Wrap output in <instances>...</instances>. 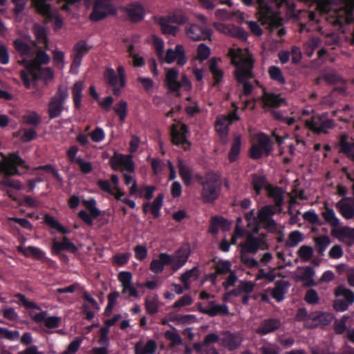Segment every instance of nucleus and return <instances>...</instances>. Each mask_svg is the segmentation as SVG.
Listing matches in <instances>:
<instances>
[{
	"mask_svg": "<svg viewBox=\"0 0 354 354\" xmlns=\"http://www.w3.org/2000/svg\"><path fill=\"white\" fill-rule=\"evenodd\" d=\"M179 175L186 186L191 185L192 180L201 186V196L205 203H212L217 200L221 191V175L209 171L202 175L201 173L192 174L191 169L181 159L178 160Z\"/></svg>",
	"mask_w": 354,
	"mask_h": 354,
	"instance_id": "obj_1",
	"label": "nucleus"
},
{
	"mask_svg": "<svg viewBox=\"0 0 354 354\" xmlns=\"http://www.w3.org/2000/svg\"><path fill=\"white\" fill-rule=\"evenodd\" d=\"M228 56L231 64L235 67L234 75L239 84H243V93L248 96L252 93L253 86L248 80L254 78L252 70L254 60L251 55L245 57L241 48H230Z\"/></svg>",
	"mask_w": 354,
	"mask_h": 354,
	"instance_id": "obj_2",
	"label": "nucleus"
},
{
	"mask_svg": "<svg viewBox=\"0 0 354 354\" xmlns=\"http://www.w3.org/2000/svg\"><path fill=\"white\" fill-rule=\"evenodd\" d=\"M19 167L25 171L29 168L26 161L19 156L18 151L9 153L8 159L6 161L0 160V174H3L6 177L21 176L24 172H21Z\"/></svg>",
	"mask_w": 354,
	"mask_h": 354,
	"instance_id": "obj_3",
	"label": "nucleus"
},
{
	"mask_svg": "<svg viewBox=\"0 0 354 354\" xmlns=\"http://www.w3.org/2000/svg\"><path fill=\"white\" fill-rule=\"evenodd\" d=\"M68 91L63 86H59L57 89L48 103L47 113L50 120L61 116L64 110L66 101L68 97Z\"/></svg>",
	"mask_w": 354,
	"mask_h": 354,
	"instance_id": "obj_4",
	"label": "nucleus"
},
{
	"mask_svg": "<svg viewBox=\"0 0 354 354\" xmlns=\"http://www.w3.org/2000/svg\"><path fill=\"white\" fill-rule=\"evenodd\" d=\"M116 14L117 9L111 0H95L88 18L92 21L97 22Z\"/></svg>",
	"mask_w": 354,
	"mask_h": 354,
	"instance_id": "obj_5",
	"label": "nucleus"
},
{
	"mask_svg": "<svg viewBox=\"0 0 354 354\" xmlns=\"http://www.w3.org/2000/svg\"><path fill=\"white\" fill-rule=\"evenodd\" d=\"M189 130L184 123L173 124L170 127L171 142L174 145L181 147L184 151L190 149L192 143L188 140Z\"/></svg>",
	"mask_w": 354,
	"mask_h": 354,
	"instance_id": "obj_6",
	"label": "nucleus"
},
{
	"mask_svg": "<svg viewBox=\"0 0 354 354\" xmlns=\"http://www.w3.org/2000/svg\"><path fill=\"white\" fill-rule=\"evenodd\" d=\"M327 113L313 116L312 119L306 122V126L313 132L320 134L327 133L328 129H333L335 127L334 120L327 118Z\"/></svg>",
	"mask_w": 354,
	"mask_h": 354,
	"instance_id": "obj_7",
	"label": "nucleus"
},
{
	"mask_svg": "<svg viewBox=\"0 0 354 354\" xmlns=\"http://www.w3.org/2000/svg\"><path fill=\"white\" fill-rule=\"evenodd\" d=\"M86 40L82 39L75 44L73 48L71 70L78 68L82 64L83 57L92 49Z\"/></svg>",
	"mask_w": 354,
	"mask_h": 354,
	"instance_id": "obj_8",
	"label": "nucleus"
},
{
	"mask_svg": "<svg viewBox=\"0 0 354 354\" xmlns=\"http://www.w3.org/2000/svg\"><path fill=\"white\" fill-rule=\"evenodd\" d=\"M268 245L266 241V235L261 234L259 237L250 234L245 243L242 245V250L249 253L255 254L259 249L266 250Z\"/></svg>",
	"mask_w": 354,
	"mask_h": 354,
	"instance_id": "obj_9",
	"label": "nucleus"
},
{
	"mask_svg": "<svg viewBox=\"0 0 354 354\" xmlns=\"http://www.w3.org/2000/svg\"><path fill=\"white\" fill-rule=\"evenodd\" d=\"M110 165L113 170H118L119 167H122L126 171L133 173L135 171V164L131 155L115 153L110 158Z\"/></svg>",
	"mask_w": 354,
	"mask_h": 354,
	"instance_id": "obj_10",
	"label": "nucleus"
},
{
	"mask_svg": "<svg viewBox=\"0 0 354 354\" xmlns=\"http://www.w3.org/2000/svg\"><path fill=\"white\" fill-rule=\"evenodd\" d=\"M187 36L193 41H201L209 39L211 30L205 25L191 24L186 26Z\"/></svg>",
	"mask_w": 354,
	"mask_h": 354,
	"instance_id": "obj_11",
	"label": "nucleus"
},
{
	"mask_svg": "<svg viewBox=\"0 0 354 354\" xmlns=\"http://www.w3.org/2000/svg\"><path fill=\"white\" fill-rule=\"evenodd\" d=\"M47 1L48 0H31L36 12L44 17L46 22H53L58 15L52 10L51 6Z\"/></svg>",
	"mask_w": 354,
	"mask_h": 354,
	"instance_id": "obj_12",
	"label": "nucleus"
},
{
	"mask_svg": "<svg viewBox=\"0 0 354 354\" xmlns=\"http://www.w3.org/2000/svg\"><path fill=\"white\" fill-rule=\"evenodd\" d=\"M175 60H176L177 64L179 66H184L187 62L184 48L180 44H177L175 46L174 50L172 48H169L166 52V55L165 57V61L166 63L171 64Z\"/></svg>",
	"mask_w": 354,
	"mask_h": 354,
	"instance_id": "obj_13",
	"label": "nucleus"
},
{
	"mask_svg": "<svg viewBox=\"0 0 354 354\" xmlns=\"http://www.w3.org/2000/svg\"><path fill=\"white\" fill-rule=\"evenodd\" d=\"M28 56L21 57V59L19 61V64L23 66L26 70H22L20 71V78L23 82L24 86L26 88H30L31 86V80L30 76L35 70L33 60L28 59Z\"/></svg>",
	"mask_w": 354,
	"mask_h": 354,
	"instance_id": "obj_14",
	"label": "nucleus"
},
{
	"mask_svg": "<svg viewBox=\"0 0 354 354\" xmlns=\"http://www.w3.org/2000/svg\"><path fill=\"white\" fill-rule=\"evenodd\" d=\"M335 207L344 218L350 220L354 218V199L353 198H342L335 204Z\"/></svg>",
	"mask_w": 354,
	"mask_h": 354,
	"instance_id": "obj_15",
	"label": "nucleus"
},
{
	"mask_svg": "<svg viewBox=\"0 0 354 354\" xmlns=\"http://www.w3.org/2000/svg\"><path fill=\"white\" fill-rule=\"evenodd\" d=\"M31 319L36 323L44 322L46 328L49 329L57 328L61 324V318L57 316L47 317L46 311H41L34 315H30Z\"/></svg>",
	"mask_w": 354,
	"mask_h": 354,
	"instance_id": "obj_16",
	"label": "nucleus"
},
{
	"mask_svg": "<svg viewBox=\"0 0 354 354\" xmlns=\"http://www.w3.org/2000/svg\"><path fill=\"white\" fill-rule=\"evenodd\" d=\"M281 326V322L277 318H268L263 319L258 328L257 333L261 335H266L277 330Z\"/></svg>",
	"mask_w": 354,
	"mask_h": 354,
	"instance_id": "obj_17",
	"label": "nucleus"
},
{
	"mask_svg": "<svg viewBox=\"0 0 354 354\" xmlns=\"http://www.w3.org/2000/svg\"><path fill=\"white\" fill-rule=\"evenodd\" d=\"M190 255L188 248L181 247L171 256L172 263H171V269L173 272H176L182 268L187 261Z\"/></svg>",
	"mask_w": 354,
	"mask_h": 354,
	"instance_id": "obj_18",
	"label": "nucleus"
},
{
	"mask_svg": "<svg viewBox=\"0 0 354 354\" xmlns=\"http://www.w3.org/2000/svg\"><path fill=\"white\" fill-rule=\"evenodd\" d=\"M124 10L130 21L133 23L142 21L145 15L143 6L138 2L130 3L125 8Z\"/></svg>",
	"mask_w": 354,
	"mask_h": 354,
	"instance_id": "obj_19",
	"label": "nucleus"
},
{
	"mask_svg": "<svg viewBox=\"0 0 354 354\" xmlns=\"http://www.w3.org/2000/svg\"><path fill=\"white\" fill-rule=\"evenodd\" d=\"M171 255L165 252L160 253L158 259H153L151 261L150 270L155 274H160L164 270L165 266H171Z\"/></svg>",
	"mask_w": 354,
	"mask_h": 354,
	"instance_id": "obj_20",
	"label": "nucleus"
},
{
	"mask_svg": "<svg viewBox=\"0 0 354 354\" xmlns=\"http://www.w3.org/2000/svg\"><path fill=\"white\" fill-rule=\"evenodd\" d=\"M321 7V5H319ZM327 6L324 8H320L321 11L328 14L327 21L332 24L334 26L342 27L345 21L346 10L344 9H338L333 11L327 10Z\"/></svg>",
	"mask_w": 354,
	"mask_h": 354,
	"instance_id": "obj_21",
	"label": "nucleus"
},
{
	"mask_svg": "<svg viewBox=\"0 0 354 354\" xmlns=\"http://www.w3.org/2000/svg\"><path fill=\"white\" fill-rule=\"evenodd\" d=\"M164 196L162 194H159L151 204L149 202L145 203L142 205V212L146 214L149 209L154 218H158L160 216V209L163 205Z\"/></svg>",
	"mask_w": 354,
	"mask_h": 354,
	"instance_id": "obj_22",
	"label": "nucleus"
},
{
	"mask_svg": "<svg viewBox=\"0 0 354 354\" xmlns=\"http://www.w3.org/2000/svg\"><path fill=\"white\" fill-rule=\"evenodd\" d=\"M179 71L176 68H169L166 73L165 82L167 88L171 92H177L180 90L182 85L178 81Z\"/></svg>",
	"mask_w": 354,
	"mask_h": 354,
	"instance_id": "obj_23",
	"label": "nucleus"
},
{
	"mask_svg": "<svg viewBox=\"0 0 354 354\" xmlns=\"http://www.w3.org/2000/svg\"><path fill=\"white\" fill-rule=\"evenodd\" d=\"M333 319V315L327 313H313L312 320L306 322L308 328H315L319 325L327 326L330 324Z\"/></svg>",
	"mask_w": 354,
	"mask_h": 354,
	"instance_id": "obj_24",
	"label": "nucleus"
},
{
	"mask_svg": "<svg viewBox=\"0 0 354 354\" xmlns=\"http://www.w3.org/2000/svg\"><path fill=\"white\" fill-rule=\"evenodd\" d=\"M290 283L285 280L281 279L275 282L274 288L271 290V295L277 301H281L285 298L288 292Z\"/></svg>",
	"mask_w": 354,
	"mask_h": 354,
	"instance_id": "obj_25",
	"label": "nucleus"
},
{
	"mask_svg": "<svg viewBox=\"0 0 354 354\" xmlns=\"http://www.w3.org/2000/svg\"><path fill=\"white\" fill-rule=\"evenodd\" d=\"M268 196L272 198L274 202V207L277 209L279 213L282 211V205L283 204V192L279 187H268Z\"/></svg>",
	"mask_w": 354,
	"mask_h": 354,
	"instance_id": "obj_26",
	"label": "nucleus"
},
{
	"mask_svg": "<svg viewBox=\"0 0 354 354\" xmlns=\"http://www.w3.org/2000/svg\"><path fill=\"white\" fill-rule=\"evenodd\" d=\"M97 185L101 190L114 196L116 200L122 201V197L124 195V192L119 187H114L113 189L109 180L102 179L97 180Z\"/></svg>",
	"mask_w": 354,
	"mask_h": 354,
	"instance_id": "obj_27",
	"label": "nucleus"
},
{
	"mask_svg": "<svg viewBox=\"0 0 354 354\" xmlns=\"http://www.w3.org/2000/svg\"><path fill=\"white\" fill-rule=\"evenodd\" d=\"M84 88L83 81L75 82L71 88L72 97L75 109H80L82 107V91Z\"/></svg>",
	"mask_w": 354,
	"mask_h": 354,
	"instance_id": "obj_28",
	"label": "nucleus"
},
{
	"mask_svg": "<svg viewBox=\"0 0 354 354\" xmlns=\"http://www.w3.org/2000/svg\"><path fill=\"white\" fill-rule=\"evenodd\" d=\"M221 344L230 351H235L240 346V342L238 340L236 335L225 331L223 333V337L221 338Z\"/></svg>",
	"mask_w": 354,
	"mask_h": 354,
	"instance_id": "obj_29",
	"label": "nucleus"
},
{
	"mask_svg": "<svg viewBox=\"0 0 354 354\" xmlns=\"http://www.w3.org/2000/svg\"><path fill=\"white\" fill-rule=\"evenodd\" d=\"M33 81L42 80L46 84L53 79L54 74L49 67L37 68L30 75Z\"/></svg>",
	"mask_w": 354,
	"mask_h": 354,
	"instance_id": "obj_30",
	"label": "nucleus"
},
{
	"mask_svg": "<svg viewBox=\"0 0 354 354\" xmlns=\"http://www.w3.org/2000/svg\"><path fill=\"white\" fill-rule=\"evenodd\" d=\"M209 69L213 76V86H216L221 83L224 73L222 70L218 68L216 58L213 57L210 59Z\"/></svg>",
	"mask_w": 354,
	"mask_h": 354,
	"instance_id": "obj_31",
	"label": "nucleus"
},
{
	"mask_svg": "<svg viewBox=\"0 0 354 354\" xmlns=\"http://www.w3.org/2000/svg\"><path fill=\"white\" fill-rule=\"evenodd\" d=\"M263 102L266 106L277 108L285 104L286 100L280 95L275 93H265Z\"/></svg>",
	"mask_w": 354,
	"mask_h": 354,
	"instance_id": "obj_32",
	"label": "nucleus"
},
{
	"mask_svg": "<svg viewBox=\"0 0 354 354\" xmlns=\"http://www.w3.org/2000/svg\"><path fill=\"white\" fill-rule=\"evenodd\" d=\"M211 307L208 310L203 311V314L207 315L209 317H215L218 315H227L229 314L228 306L225 304L214 305V301L209 303Z\"/></svg>",
	"mask_w": 354,
	"mask_h": 354,
	"instance_id": "obj_33",
	"label": "nucleus"
},
{
	"mask_svg": "<svg viewBox=\"0 0 354 354\" xmlns=\"http://www.w3.org/2000/svg\"><path fill=\"white\" fill-rule=\"evenodd\" d=\"M44 222L46 225L53 229L57 230L62 234H68L70 233V230L64 227L57 220L48 214H45Z\"/></svg>",
	"mask_w": 354,
	"mask_h": 354,
	"instance_id": "obj_34",
	"label": "nucleus"
},
{
	"mask_svg": "<svg viewBox=\"0 0 354 354\" xmlns=\"http://www.w3.org/2000/svg\"><path fill=\"white\" fill-rule=\"evenodd\" d=\"M103 76L106 84L109 86H120V77L112 68L106 67Z\"/></svg>",
	"mask_w": 354,
	"mask_h": 354,
	"instance_id": "obj_35",
	"label": "nucleus"
},
{
	"mask_svg": "<svg viewBox=\"0 0 354 354\" xmlns=\"http://www.w3.org/2000/svg\"><path fill=\"white\" fill-rule=\"evenodd\" d=\"M254 144L258 145L266 155H269L272 151L271 140L268 136L264 133H259L257 138V143Z\"/></svg>",
	"mask_w": 354,
	"mask_h": 354,
	"instance_id": "obj_36",
	"label": "nucleus"
},
{
	"mask_svg": "<svg viewBox=\"0 0 354 354\" xmlns=\"http://www.w3.org/2000/svg\"><path fill=\"white\" fill-rule=\"evenodd\" d=\"M199 277V270L197 266L194 267L191 270H187L185 272L181 274L180 279L183 283L185 290L189 289L190 279H197Z\"/></svg>",
	"mask_w": 354,
	"mask_h": 354,
	"instance_id": "obj_37",
	"label": "nucleus"
},
{
	"mask_svg": "<svg viewBox=\"0 0 354 354\" xmlns=\"http://www.w3.org/2000/svg\"><path fill=\"white\" fill-rule=\"evenodd\" d=\"M13 46L21 57L32 55V48L21 39H16L13 41Z\"/></svg>",
	"mask_w": 354,
	"mask_h": 354,
	"instance_id": "obj_38",
	"label": "nucleus"
},
{
	"mask_svg": "<svg viewBox=\"0 0 354 354\" xmlns=\"http://www.w3.org/2000/svg\"><path fill=\"white\" fill-rule=\"evenodd\" d=\"M322 217L326 223L333 227H336L339 224V219L336 216L334 210L325 205V211L322 213Z\"/></svg>",
	"mask_w": 354,
	"mask_h": 354,
	"instance_id": "obj_39",
	"label": "nucleus"
},
{
	"mask_svg": "<svg viewBox=\"0 0 354 354\" xmlns=\"http://www.w3.org/2000/svg\"><path fill=\"white\" fill-rule=\"evenodd\" d=\"M336 297H343L345 301L352 305L354 303V292L342 285L338 286L335 290Z\"/></svg>",
	"mask_w": 354,
	"mask_h": 354,
	"instance_id": "obj_40",
	"label": "nucleus"
},
{
	"mask_svg": "<svg viewBox=\"0 0 354 354\" xmlns=\"http://www.w3.org/2000/svg\"><path fill=\"white\" fill-rule=\"evenodd\" d=\"M315 246L319 254L323 256L331 241L328 236L323 235L314 239Z\"/></svg>",
	"mask_w": 354,
	"mask_h": 354,
	"instance_id": "obj_41",
	"label": "nucleus"
},
{
	"mask_svg": "<svg viewBox=\"0 0 354 354\" xmlns=\"http://www.w3.org/2000/svg\"><path fill=\"white\" fill-rule=\"evenodd\" d=\"M169 23L171 22L168 21L167 18L161 17L159 20L161 31L164 35L176 36L179 29L177 26H172Z\"/></svg>",
	"mask_w": 354,
	"mask_h": 354,
	"instance_id": "obj_42",
	"label": "nucleus"
},
{
	"mask_svg": "<svg viewBox=\"0 0 354 354\" xmlns=\"http://www.w3.org/2000/svg\"><path fill=\"white\" fill-rule=\"evenodd\" d=\"M268 73L269 74L270 78L272 81L276 82L281 85L286 84V79L279 67L276 66H271L268 68Z\"/></svg>",
	"mask_w": 354,
	"mask_h": 354,
	"instance_id": "obj_43",
	"label": "nucleus"
},
{
	"mask_svg": "<svg viewBox=\"0 0 354 354\" xmlns=\"http://www.w3.org/2000/svg\"><path fill=\"white\" fill-rule=\"evenodd\" d=\"M241 137L236 136L233 140L230 150L228 153V159L230 162H234L237 160L241 151Z\"/></svg>",
	"mask_w": 354,
	"mask_h": 354,
	"instance_id": "obj_44",
	"label": "nucleus"
},
{
	"mask_svg": "<svg viewBox=\"0 0 354 354\" xmlns=\"http://www.w3.org/2000/svg\"><path fill=\"white\" fill-rule=\"evenodd\" d=\"M348 138V137L346 134L341 136L339 140V151L346 155L347 157H350L354 151V142H349Z\"/></svg>",
	"mask_w": 354,
	"mask_h": 354,
	"instance_id": "obj_45",
	"label": "nucleus"
},
{
	"mask_svg": "<svg viewBox=\"0 0 354 354\" xmlns=\"http://www.w3.org/2000/svg\"><path fill=\"white\" fill-rule=\"evenodd\" d=\"M279 213L277 209L273 205H269L263 207L258 213V218L260 222L272 218L276 214Z\"/></svg>",
	"mask_w": 354,
	"mask_h": 354,
	"instance_id": "obj_46",
	"label": "nucleus"
},
{
	"mask_svg": "<svg viewBox=\"0 0 354 354\" xmlns=\"http://www.w3.org/2000/svg\"><path fill=\"white\" fill-rule=\"evenodd\" d=\"M113 111L119 117L120 122H124L128 113L127 102L124 100H120V102L113 106Z\"/></svg>",
	"mask_w": 354,
	"mask_h": 354,
	"instance_id": "obj_47",
	"label": "nucleus"
},
{
	"mask_svg": "<svg viewBox=\"0 0 354 354\" xmlns=\"http://www.w3.org/2000/svg\"><path fill=\"white\" fill-rule=\"evenodd\" d=\"M156 349V342L153 339L149 340L144 347H140L138 344H136L135 347L136 354H153Z\"/></svg>",
	"mask_w": 354,
	"mask_h": 354,
	"instance_id": "obj_48",
	"label": "nucleus"
},
{
	"mask_svg": "<svg viewBox=\"0 0 354 354\" xmlns=\"http://www.w3.org/2000/svg\"><path fill=\"white\" fill-rule=\"evenodd\" d=\"M303 234L301 232L298 230L293 231L289 234L285 246L286 248L295 247L299 243L303 241Z\"/></svg>",
	"mask_w": 354,
	"mask_h": 354,
	"instance_id": "obj_49",
	"label": "nucleus"
},
{
	"mask_svg": "<svg viewBox=\"0 0 354 354\" xmlns=\"http://www.w3.org/2000/svg\"><path fill=\"white\" fill-rule=\"evenodd\" d=\"M35 69L41 67V65L48 64L50 62V56L44 50H39L36 53L35 59H32Z\"/></svg>",
	"mask_w": 354,
	"mask_h": 354,
	"instance_id": "obj_50",
	"label": "nucleus"
},
{
	"mask_svg": "<svg viewBox=\"0 0 354 354\" xmlns=\"http://www.w3.org/2000/svg\"><path fill=\"white\" fill-rule=\"evenodd\" d=\"M227 35L237 38L242 41H245L248 38L247 32L243 28L235 26L234 24L230 25Z\"/></svg>",
	"mask_w": 354,
	"mask_h": 354,
	"instance_id": "obj_51",
	"label": "nucleus"
},
{
	"mask_svg": "<svg viewBox=\"0 0 354 354\" xmlns=\"http://www.w3.org/2000/svg\"><path fill=\"white\" fill-rule=\"evenodd\" d=\"M267 180L264 176L254 174L252 176V185L257 194H259L262 189L266 185Z\"/></svg>",
	"mask_w": 354,
	"mask_h": 354,
	"instance_id": "obj_52",
	"label": "nucleus"
},
{
	"mask_svg": "<svg viewBox=\"0 0 354 354\" xmlns=\"http://www.w3.org/2000/svg\"><path fill=\"white\" fill-rule=\"evenodd\" d=\"M15 297L19 299V304L24 306L26 309H36L38 310H41L39 305L32 301H28L26 297L21 293L15 294Z\"/></svg>",
	"mask_w": 354,
	"mask_h": 354,
	"instance_id": "obj_53",
	"label": "nucleus"
},
{
	"mask_svg": "<svg viewBox=\"0 0 354 354\" xmlns=\"http://www.w3.org/2000/svg\"><path fill=\"white\" fill-rule=\"evenodd\" d=\"M27 254H26V257H34L35 259L44 261V259L47 258L45 257V252L39 248L34 246H28L26 250Z\"/></svg>",
	"mask_w": 354,
	"mask_h": 354,
	"instance_id": "obj_54",
	"label": "nucleus"
},
{
	"mask_svg": "<svg viewBox=\"0 0 354 354\" xmlns=\"http://www.w3.org/2000/svg\"><path fill=\"white\" fill-rule=\"evenodd\" d=\"M315 274V271L313 268L310 266H306L304 268V272L301 273L300 279L302 281H306V286H313L315 285V283L313 279Z\"/></svg>",
	"mask_w": 354,
	"mask_h": 354,
	"instance_id": "obj_55",
	"label": "nucleus"
},
{
	"mask_svg": "<svg viewBox=\"0 0 354 354\" xmlns=\"http://www.w3.org/2000/svg\"><path fill=\"white\" fill-rule=\"evenodd\" d=\"M297 254L303 261L307 262L313 256V249L308 245H301L297 251Z\"/></svg>",
	"mask_w": 354,
	"mask_h": 354,
	"instance_id": "obj_56",
	"label": "nucleus"
},
{
	"mask_svg": "<svg viewBox=\"0 0 354 354\" xmlns=\"http://www.w3.org/2000/svg\"><path fill=\"white\" fill-rule=\"evenodd\" d=\"M83 204L93 218H96L100 216V210L96 207V201L94 198L84 200Z\"/></svg>",
	"mask_w": 354,
	"mask_h": 354,
	"instance_id": "obj_57",
	"label": "nucleus"
},
{
	"mask_svg": "<svg viewBox=\"0 0 354 354\" xmlns=\"http://www.w3.org/2000/svg\"><path fill=\"white\" fill-rule=\"evenodd\" d=\"M229 124L227 119L217 120L215 124V129L220 136H226L229 131Z\"/></svg>",
	"mask_w": 354,
	"mask_h": 354,
	"instance_id": "obj_58",
	"label": "nucleus"
},
{
	"mask_svg": "<svg viewBox=\"0 0 354 354\" xmlns=\"http://www.w3.org/2000/svg\"><path fill=\"white\" fill-rule=\"evenodd\" d=\"M303 218L305 221H308L311 225H322L319 216L316 214L314 210H308L303 214Z\"/></svg>",
	"mask_w": 354,
	"mask_h": 354,
	"instance_id": "obj_59",
	"label": "nucleus"
},
{
	"mask_svg": "<svg viewBox=\"0 0 354 354\" xmlns=\"http://www.w3.org/2000/svg\"><path fill=\"white\" fill-rule=\"evenodd\" d=\"M35 170H42V171H45L47 172H50L58 182L61 183L63 180V178L59 173L58 170L56 169L53 167V165H52L51 164L40 165V166L35 167Z\"/></svg>",
	"mask_w": 354,
	"mask_h": 354,
	"instance_id": "obj_60",
	"label": "nucleus"
},
{
	"mask_svg": "<svg viewBox=\"0 0 354 354\" xmlns=\"http://www.w3.org/2000/svg\"><path fill=\"white\" fill-rule=\"evenodd\" d=\"M19 337L18 330H10L6 328L0 327V338H4L8 340H16Z\"/></svg>",
	"mask_w": 354,
	"mask_h": 354,
	"instance_id": "obj_61",
	"label": "nucleus"
},
{
	"mask_svg": "<svg viewBox=\"0 0 354 354\" xmlns=\"http://www.w3.org/2000/svg\"><path fill=\"white\" fill-rule=\"evenodd\" d=\"M216 272L218 274H225L232 272L231 263L229 261L220 260L215 266Z\"/></svg>",
	"mask_w": 354,
	"mask_h": 354,
	"instance_id": "obj_62",
	"label": "nucleus"
},
{
	"mask_svg": "<svg viewBox=\"0 0 354 354\" xmlns=\"http://www.w3.org/2000/svg\"><path fill=\"white\" fill-rule=\"evenodd\" d=\"M24 120L27 124L37 127L39 124L41 118L35 111H32L24 116Z\"/></svg>",
	"mask_w": 354,
	"mask_h": 354,
	"instance_id": "obj_63",
	"label": "nucleus"
},
{
	"mask_svg": "<svg viewBox=\"0 0 354 354\" xmlns=\"http://www.w3.org/2000/svg\"><path fill=\"white\" fill-rule=\"evenodd\" d=\"M145 308L149 315H154L158 310V306L157 300L155 298H146L145 299Z\"/></svg>",
	"mask_w": 354,
	"mask_h": 354,
	"instance_id": "obj_64",
	"label": "nucleus"
}]
</instances>
